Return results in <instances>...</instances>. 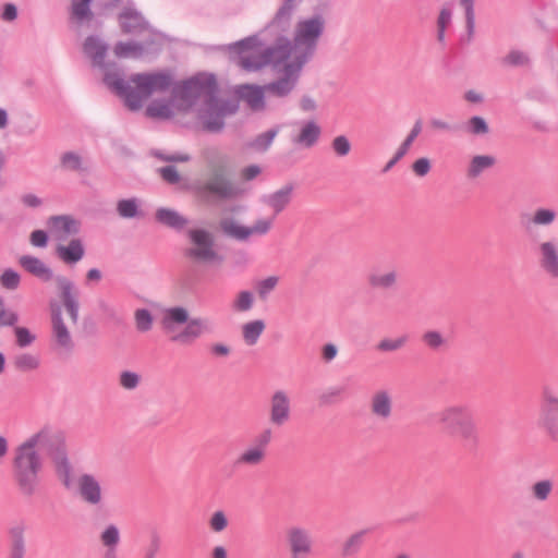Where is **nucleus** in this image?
<instances>
[{
  "label": "nucleus",
  "mask_w": 558,
  "mask_h": 558,
  "mask_svg": "<svg viewBox=\"0 0 558 558\" xmlns=\"http://www.w3.org/2000/svg\"><path fill=\"white\" fill-rule=\"evenodd\" d=\"M19 264L27 272L45 282L54 279L64 310L69 314L72 324L76 325L80 312V291L74 282L65 276L54 277L52 269L38 257L23 255L19 258Z\"/></svg>",
  "instance_id": "obj_5"
},
{
  "label": "nucleus",
  "mask_w": 558,
  "mask_h": 558,
  "mask_svg": "<svg viewBox=\"0 0 558 558\" xmlns=\"http://www.w3.org/2000/svg\"><path fill=\"white\" fill-rule=\"evenodd\" d=\"M93 0H71L72 2V16L77 21L90 20L93 13L90 11V3Z\"/></svg>",
  "instance_id": "obj_47"
},
{
  "label": "nucleus",
  "mask_w": 558,
  "mask_h": 558,
  "mask_svg": "<svg viewBox=\"0 0 558 558\" xmlns=\"http://www.w3.org/2000/svg\"><path fill=\"white\" fill-rule=\"evenodd\" d=\"M20 283V274L11 268L5 269L0 276V284L7 290H16Z\"/></svg>",
  "instance_id": "obj_51"
},
{
  "label": "nucleus",
  "mask_w": 558,
  "mask_h": 558,
  "mask_svg": "<svg viewBox=\"0 0 558 558\" xmlns=\"http://www.w3.org/2000/svg\"><path fill=\"white\" fill-rule=\"evenodd\" d=\"M289 558H311L315 541L312 532L302 525H290L284 533Z\"/></svg>",
  "instance_id": "obj_13"
},
{
  "label": "nucleus",
  "mask_w": 558,
  "mask_h": 558,
  "mask_svg": "<svg viewBox=\"0 0 558 558\" xmlns=\"http://www.w3.org/2000/svg\"><path fill=\"white\" fill-rule=\"evenodd\" d=\"M371 411L380 420H388L390 417L392 412V398L387 390H378L372 396Z\"/></svg>",
  "instance_id": "obj_27"
},
{
  "label": "nucleus",
  "mask_w": 558,
  "mask_h": 558,
  "mask_svg": "<svg viewBox=\"0 0 558 558\" xmlns=\"http://www.w3.org/2000/svg\"><path fill=\"white\" fill-rule=\"evenodd\" d=\"M322 135V128L314 120L300 123L298 133L291 136V143L301 148L314 147Z\"/></svg>",
  "instance_id": "obj_20"
},
{
  "label": "nucleus",
  "mask_w": 558,
  "mask_h": 558,
  "mask_svg": "<svg viewBox=\"0 0 558 558\" xmlns=\"http://www.w3.org/2000/svg\"><path fill=\"white\" fill-rule=\"evenodd\" d=\"M438 423L445 430L465 442H478V428L470 407L465 403H452L437 413Z\"/></svg>",
  "instance_id": "obj_7"
},
{
  "label": "nucleus",
  "mask_w": 558,
  "mask_h": 558,
  "mask_svg": "<svg viewBox=\"0 0 558 558\" xmlns=\"http://www.w3.org/2000/svg\"><path fill=\"white\" fill-rule=\"evenodd\" d=\"M145 113L154 119H169L172 116V110L168 104L154 101L147 106Z\"/></svg>",
  "instance_id": "obj_50"
},
{
  "label": "nucleus",
  "mask_w": 558,
  "mask_h": 558,
  "mask_svg": "<svg viewBox=\"0 0 558 558\" xmlns=\"http://www.w3.org/2000/svg\"><path fill=\"white\" fill-rule=\"evenodd\" d=\"M274 218L258 219L252 227H248L250 236L253 234L264 235L271 229Z\"/></svg>",
  "instance_id": "obj_63"
},
{
  "label": "nucleus",
  "mask_w": 558,
  "mask_h": 558,
  "mask_svg": "<svg viewBox=\"0 0 558 558\" xmlns=\"http://www.w3.org/2000/svg\"><path fill=\"white\" fill-rule=\"evenodd\" d=\"M76 489L80 498L93 507L104 504V490L100 481L93 474L84 473L77 477Z\"/></svg>",
  "instance_id": "obj_16"
},
{
  "label": "nucleus",
  "mask_w": 558,
  "mask_h": 558,
  "mask_svg": "<svg viewBox=\"0 0 558 558\" xmlns=\"http://www.w3.org/2000/svg\"><path fill=\"white\" fill-rule=\"evenodd\" d=\"M26 525L24 522H16L8 530L9 535V558H24L26 554L25 542Z\"/></svg>",
  "instance_id": "obj_23"
},
{
  "label": "nucleus",
  "mask_w": 558,
  "mask_h": 558,
  "mask_svg": "<svg viewBox=\"0 0 558 558\" xmlns=\"http://www.w3.org/2000/svg\"><path fill=\"white\" fill-rule=\"evenodd\" d=\"M62 435L50 426H44L15 449L13 475L23 496L32 497L36 494L43 469L41 454L53 461L54 449H58Z\"/></svg>",
  "instance_id": "obj_2"
},
{
  "label": "nucleus",
  "mask_w": 558,
  "mask_h": 558,
  "mask_svg": "<svg viewBox=\"0 0 558 558\" xmlns=\"http://www.w3.org/2000/svg\"><path fill=\"white\" fill-rule=\"evenodd\" d=\"M331 148L338 157H345L351 151V143L344 135L336 136L331 142Z\"/></svg>",
  "instance_id": "obj_54"
},
{
  "label": "nucleus",
  "mask_w": 558,
  "mask_h": 558,
  "mask_svg": "<svg viewBox=\"0 0 558 558\" xmlns=\"http://www.w3.org/2000/svg\"><path fill=\"white\" fill-rule=\"evenodd\" d=\"M465 131L471 135L481 136L489 133V126L483 117L474 116L466 122Z\"/></svg>",
  "instance_id": "obj_49"
},
{
  "label": "nucleus",
  "mask_w": 558,
  "mask_h": 558,
  "mask_svg": "<svg viewBox=\"0 0 558 558\" xmlns=\"http://www.w3.org/2000/svg\"><path fill=\"white\" fill-rule=\"evenodd\" d=\"M283 62L281 76L274 82L265 84L268 96L284 98L293 92L299 82L304 65L291 59H287Z\"/></svg>",
  "instance_id": "obj_14"
},
{
  "label": "nucleus",
  "mask_w": 558,
  "mask_h": 558,
  "mask_svg": "<svg viewBox=\"0 0 558 558\" xmlns=\"http://www.w3.org/2000/svg\"><path fill=\"white\" fill-rule=\"evenodd\" d=\"M474 2L475 0H460V5L464 9L466 31L470 37L473 36L475 28Z\"/></svg>",
  "instance_id": "obj_52"
},
{
  "label": "nucleus",
  "mask_w": 558,
  "mask_h": 558,
  "mask_svg": "<svg viewBox=\"0 0 558 558\" xmlns=\"http://www.w3.org/2000/svg\"><path fill=\"white\" fill-rule=\"evenodd\" d=\"M151 155L156 158H158L161 161L166 162H187L191 160V156L185 153H173V154H166L161 150H151Z\"/></svg>",
  "instance_id": "obj_56"
},
{
  "label": "nucleus",
  "mask_w": 558,
  "mask_h": 558,
  "mask_svg": "<svg viewBox=\"0 0 558 558\" xmlns=\"http://www.w3.org/2000/svg\"><path fill=\"white\" fill-rule=\"evenodd\" d=\"M238 104L233 100L218 99L216 94L205 100V109L201 112V120L206 131L220 132L225 126V118L238 111Z\"/></svg>",
  "instance_id": "obj_12"
},
{
  "label": "nucleus",
  "mask_w": 558,
  "mask_h": 558,
  "mask_svg": "<svg viewBox=\"0 0 558 558\" xmlns=\"http://www.w3.org/2000/svg\"><path fill=\"white\" fill-rule=\"evenodd\" d=\"M408 341V336H401L397 339H383L377 344V350L381 352H393L404 347Z\"/></svg>",
  "instance_id": "obj_53"
},
{
  "label": "nucleus",
  "mask_w": 558,
  "mask_h": 558,
  "mask_svg": "<svg viewBox=\"0 0 558 558\" xmlns=\"http://www.w3.org/2000/svg\"><path fill=\"white\" fill-rule=\"evenodd\" d=\"M422 341L426 348L434 352H439L448 347L447 338L438 330H426L422 335Z\"/></svg>",
  "instance_id": "obj_39"
},
{
  "label": "nucleus",
  "mask_w": 558,
  "mask_h": 558,
  "mask_svg": "<svg viewBox=\"0 0 558 558\" xmlns=\"http://www.w3.org/2000/svg\"><path fill=\"white\" fill-rule=\"evenodd\" d=\"M217 93V83L214 75H197L173 87L172 94L186 106H192L198 98L204 101Z\"/></svg>",
  "instance_id": "obj_10"
},
{
  "label": "nucleus",
  "mask_w": 558,
  "mask_h": 558,
  "mask_svg": "<svg viewBox=\"0 0 558 558\" xmlns=\"http://www.w3.org/2000/svg\"><path fill=\"white\" fill-rule=\"evenodd\" d=\"M278 133L279 126H275L264 133H260L247 143V147L255 151L264 153L271 146Z\"/></svg>",
  "instance_id": "obj_37"
},
{
  "label": "nucleus",
  "mask_w": 558,
  "mask_h": 558,
  "mask_svg": "<svg viewBox=\"0 0 558 558\" xmlns=\"http://www.w3.org/2000/svg\"><path fill=\"white\" fill-rule=\"evenodd\" d=\"M120 531L117 525L109 524L100 533L99 539L105 547L102 558H117V547L120 543Z\"/></svg>",
  "instance_id": "obj_29"
},
{
  "label": "nucleus",
  "mask_w": 558,
  "mask_h": 558,
  "mask_svg": "<svg viewBox=\"0 0 558 558\" xmlns=\"http://www.w3.org/2000/svg\"><path fill=\"white\" fill-rule=\"evenodd\" d=\"M325 19L322 15H314L300 20L294 28L293 39L278 40L282 49V56L305 65L314 56L319 38L325 31Z\"/></svg>",
  "instance_id": "obj_4"
},
{
  "label": "nucleus",
  "mask_w": 558,
  "mask_h": 558,
  "mask_svg": "<svg viewBox=\"0 0 558 558\" xmlns=\"http://www.w3.org/2000/svg\"><path fill=\"white\" fill-rule=\"evenodd\" d=\"M295 8V0H284L282 5L277 11L275 17L270 23V27L279 31H286L289 25Z\"/></svg>",
  "instance_id": "obj_34"
},
{
  "label": "nucleus",
  "mask_w": 558,
  "mask_h": 558,
  "mask_svg": "<svg viewBox=\"0 0 558 558\" xmlns=\"http://www.w3.org/2000/svg\"><path fill=\"white\" fill-rule=\"evenodd\" d=\"M146 51L144 44L136 41H119L114 45L113 53L117 58H140Z\"/></svg>",
  "instance_id": "obj_35"
},
{
  "label": "nucleus",
  "mask_w": 558,
  "mask_h": 558,
  "mask_svg": "<svg viewBox=\"0 0 558 558\" xmlns=\"http://www.w3.org/2000/svg\"><path fill=\"white\" fill-rule=\"evenodd\" d=\"M14 333L16 337V343L21 348L28 347L35 341V336L25 327H15Z\"/></svg>",
  "instance_id": "obj_62"
},
{
  "label": "nucleus",
  "mask_w": 558,
  "mask_h": 558,
  "mask_svg": "<svg viewBox=\"0 0 558 558\" xmlns=\"http://www.w3.org/2000/svg\"><path fill=\"white\" fill-rule=\"evenodd\" d=\"M496 165V158L492 155H476L473 156L466 169V177L469 179L478 178L484 171L493 168Z\"/></svg>",
  "instance_id": "obj_31"
},
{
  "label": "nucleus",
  "mask_w": 558,
  "mask_h": 558,
  "mask_svg": "<svg viewBox=\"0 0 558 558\" xmlns=\"http://www.w3.org/2000/svg\"><path fill=\"white\" fill-rule=\"evenodd\" d=\"M56 255L64 264L75 265L85 255V246L83 244V241L81 239L75 238L70 240V242L66 245H57Z\"/></svg>",
  "instance_id": "obj_25"
},
{
  "label": "nucleus",
  "mask_w": 558,
  "mask_h": 558,
  "mask_svg": "<svg viewBox=\"0 0 558 558\" xmlns=\"http://www.w3.org/2000/svg\"><path fill=\"white\" fill-rule=\"evenodd\" d=\"M56 473L65 488H71L73 485L72 468L68 459L65 439L62 435L58 449H54V458L52 461Z\"/></svg>",
  "instance_id": "obj_22"
},
{
  "label": "nucleus",
  "mask_w": 558,
  "mask_h": 558,
  "mask_svg": "<svg viewBox=\"0 0 558 558\" xmlns=\"http://www.w3.org/2000/svg\"><path fill=\"white\" fill-rule=\"evenodd\" d=\"M368 530H360L349 535L340 547V555L343 558H350L357 555L364 544Z\"/></svg>",
  "instance_id": "obj_30"
},
{
  "label": "nucleus",
  "mask_w": 558,
  "mask_h": 558,
  "mask_svg": "<svg viewBox=\"0 0 558 558\" xmlns=\"http://www.w3.org/2000/svg\"><path fill=\"white\" fill-rule=\"evenodd\" d=\"M265 449L260 447H250L244 450L235 460L234 465H250L255 466L260 464L265 459Z\"/></svg>",
  "instance_id": "obj_36"
},
{
  "label": "nucleus",
  "mask_w": 558,
  "mask_h": 558,
  "mask_svg": "<svg viewBox=\"0 0 558 558\" xmlns=\"http://www.w3.org/2000/svg\"><path fill=\"white\" fill-rule=\"evenodd\" d=\"M46 225L50 235L57 241H65L72 235H76L81 230L80 220L71 215L50 216Z\"/></svg>",
  "instance_id": "obj_18"
},
{
  "label": "nucleus",
  "mask_w": 558,
  "mask_h": 558,
  "mask_svg": "<svg viewBox=\"0 0 558 558\" xmlns=\"http://www.w3.org/2000/svg\"><path fill=\"white\" fill-rule=\"evenodd\" d=\"M421 131H422V122H421V120H417L414 123V125H413L412 130L410 131V133L408 134V136L405 137V140L401 143V145L397 149V151H399L400 154L405 156L408 154L411 145L413 144L415 138L421 133Z\"/></svg>",
  "instance_id": "obj_55"
},
{
  "label": "nucleus",
  "mask_w": 558,
  "mask_h": 558,
  "mask_svg": "<svg viewBox=\"0 0 558 558\" xmlns=\"http://www.w3.org/2000/svg\"><path fill=\"white\" fill-rule=\"evenodd\" d=\"M293 185L287 184L278 191L264 196L263 202L274 210L275 215L280 214L291 202Z\"/></svg>",
  "instance_id": "obj_28"
},
{
  "label": "nucleus",
  "mask_w": 558,
  "mask_h": 558,
  "mask_svg": "<svg viewBox=\"0 0 558 558\" xmlns=\"http://www.w3.org/2000/svg\"><path fill=\"white\" fill-rule=\"evenodd\" d=\"M209 526L216 533L222 532L228 526L225 512L221 510L214 512L209 520Z\"/></svg>",
  "instance_id": "obj_61"
},
{
  "label": "nucleus",
  "mask_w": 558,
  "mask_h": 558,
  "mask_svg": "<svg viewBox=\"0 0 558 558\" xmlns=\"http://www.w3.org/2000/svg\"><path fill=\"white\" fill-rule=\"evenodd\" d=\"M399 272L391 267L386 270H374L367 276L368 284L378 290H390L397 287Z\"/></svg>",
  "instance_id": "obj_26"
},
{
  "label": "nucleus",
  "mask_w": 558,
  "mask_h": 558,
  "mask_svg": "<svg viewBox=\"0 0 558 558\" xmlns=\"http://www.w3.org/2000/svg\"><path fill=\"white\" fill-rule=\"evenodd\" d=\"M432 169L430 160L426 157L416 159L412 163V170L417 177H425Z\"/></svg>",
  "instance_id": "obj_64"
},
{
  "label": "nucleus",
  "mask_w": 558,
  "mask_h": 558,
  "mask_svg": "<svg viewBox=\"0 0 558 558\" xmlns=\"http://www.w3.org/2000/svg\"><path fill=\"white\" fill-rule=\"evenodd\" d=\"M554 489L553 480L545 478L535 482L531 487L532 496L537 501H546Z\"/></svg>",
  "instance_id": "obj_44"
},
{
  "label": "nucleus",
  "mask_w": 558,
  "mask_h": 558,
  "mask_svg": "<svg viewBox=\"0 0 558 558\" xmlns=\"http://www.w3.org/2000/svg\"><path fill=\"white\" fill-rule=\"evenodd\" d=\"M538 267L549 278L558 280V239L550 238L536 243Z\"/></svg>",
  "instance_id": "obj_15"
},
{
  "label": "nucleus",
  "mask_w": 558,
  "mask_h": 558,
  "mask_svg": "<svg viewBox=\"0 0 558 558\" xmlns=\"http://www.w3.org/2000/svg\"><path fill=\"white\" fill-rule=\"evenodd\" d=\"M222 233L238 241H246L250 238L248 227L240 225L233 218H223L219 222Z\"/></svg>",
  "instance_id": "obj_32"
},
{
  "label": "nucleus",
  "mask_w": 558,
  "mask_h": 558,
  "mask_svg": "<svg viewBox=\"0 0 558 558\" xmlns=\"http://www.w3.org/2000/svg\"><path fill=\"white\" fill-rule=\"evenodd\" d=\"M134 320L137 331L147 332L153 328L154 317L146 308H138L134 313Z\"/></svg>",
  "instance_id": "obj_48"
},
{
  "label": "nucleus",
  "mask_w": 558,
  "mask_h": 558,
  "mask_svg": "<svg viewBox=\"0 0 558 558\" xmlns=\"http://www.w3.org/2000/svg\"><path fill=\"white\" fill-rule=\"evenodd\" d=\"M500 63L508 68L526 66L530 64V57L522 50L512 49L501 58Z\"/></svg>",
  "instance_id": "obj_42"
},
{
  "label": "nucleus",
  "mask_w": 558,
  "mask_h": 558,
  "mask_svg": "<svg viewBox=\"0 0 558 558\" xmlns=\"http://www.w3.org/2000/svg\"><path fill=\"white\" fill-rule=\"evenodd\" d=\"M175 324H186V326L181 332L173 335L170 338L172 342L183 344L191 343L203 335L211 333L214 331V326L208 318L195 317L190 319L187 310L182 306L169 307L163 312V317L161 319L162 328L167 332H170L174 329Z\"/></svg>",
  "instance_id": "obj_8"
},
{
  "label": "nucleus",
  "mask_w": 558,
  "mask_h": 558,
  "mask_svg": "<svg viewBox=\"0 0 558 558\" xmlns=\"http://www.w3.org/2000/svg\"><path fill=\"white\" fill-rule=\"evenodd\" d=\"M156 219L158 222L175 230H181L187 225L186 218L181 216L178 211L169 208L157 209Z\"/></svg>",
  "instance_id": "obj_33"
},
{
  "label": "nucleus",
  "mask_w": 558,
  "mask_h": 558,
  "mask_svg": "<svg viewBox=\"0 0 558 558\" xmlns=\"http://www.w3.org/2000/svg\"><path fill=\"white\" fill-rule=\"evenodd\" d=\"M60 166L66 171L84 172L87 171L84 159L75 151H66L60 157Z\"/></svg>",
  "instance_id": "obj_40"
},
{
  "label": "nucleus",
  "mask_w": 558,
  "mask_h": 558,
  "mask_svg": "<svg viewBox=\"0 0 558 558\" xmlns=\"http://www.w3.org/2000/svg\"><path fill=\"white\" fill-rule=\"evenodd\" d=\"M279 283L278 276H269L258 280L255 284L256 293L262 301H266L269 294L277 288Z\"/></svg>",
  "instance_id": "obj_46"
},
{
  "label": "nucleus",
  "mask_w": 558,
  "mask_h": 558,
  "mask_svg": "<svg viewBox=\"0 0 558 558\" xmlns=\"http://www.w3.org/2000/svg\"><path fill=\"white\" fill-rule=\"evenodd\" d=\"M205 160L209 169V175L204 180H197L192 189L203 201H232L245 194L246 189L228 175L229 157L217 149H208Z\"/></svg>",
  "instance_id": "obj_3"
},
{
  "label": "nucleus",
  "mask_w": 558,
  "mask_h": 558,
  "mask_svg": "<svg viewBox=\"0 0 558 558\" xmlns=\"http://www.w3.org/2000/svg\"><path fill=\"white\" fill-rule=\"evenodd\" d=\"M538 423L553 441H558V389L553 385L542 388Z\"/></svg>",
  "instance_id": "obj_11"
},
{
  "label": "nucleus",
  "mask_w": 558,
  "mask_h": 558,
  "mask_svg": "<svg viewBox=\"0 0 558 558\" xmlns=\"http://www.w3.org/2000/svg\"><path fill=\"white\" fill-rule=\"evenodd\" d=\"M117 213L121 218L132 219L141 217L140 201L135 197L120 199L117 203Z\"/></svg>",
  "instance_id": "obj_41"
},
{
  "label": "nucleus",
  "mask_w": 558,
  "mask_h": 558,
  "mask_svg": "<svg viewBox=\"0 0 558 558\" xmlns=\"http://www.w3.org/2000/svg\"><path fill=\"white\" fill-rule=\"evenodd\" d=\"M84 53L94 66L104 72V83L124 101L131 111L143 107V101L154 93H163L173 84V76L168 71L136 73L125 81L116 63L105 61L108 46L97 36H88L83 45Z\"/></svg>",
  "instance_id": "obj_1"
},
{
  "label": "nucleus",
  "mask_w": 558,
  "mask_h": 558,
  "mask_svg": "<svg viewBox=\"0 0 558 558\" xmlns=\"http://www.w3.org/2000/svg\"><path fill=\"white\" fill-rule=\"evenodd\" d=\"M50 310L52 341L59 349L70 352L74 348V342L64 323L61 306L57 303H50Z\"/></svg>",
  "instance_id": "obj_17"
},
{
  "label": "nucleus",
  "mask_w": 558,
  "mask_h": 558,
  "mask_svg": "<svg viewBox=\"0 0 558 558\" xmlns=\"http://www.w3.org/2000/svg\"><path fill=\"white\" fill-rule=\"evenodd\" d=\"M253 294L250 291H241L234 301V308L239 312H246L253 306Z\"/></svg>",
  "instance_id": "obj_59"
},
{
  "label": "nucleus",
  "mask_w": 558,
  "mask_h": 558,
  "mask_svg": "<svg viewBox=\"0 0 558 558\" xmlns=\"http://www.w3.org/2000/svg\"><path fill=\"white\" fill-rule=\"evenodd\" d=\"M13 365L20 372H31L38 368L39 359L31 353H21L15 355Z\"/></svg>",
  "instance_id": "obj_45"
},
{
  "label": "nucleus",
  "mask_w": 558,
  "mask_h": 558,
  "mask_svg": "<svg viewBox=\"0 0 558 558\" xmlns=\"http://www.w3.org/2000/svg\"><path fill=\"white\" fill-rule=\"evenodd\" d=\"M238 97L243 100L251 110L263 111L266 107L265 96L267 95L265 85L243 84L235 89Z\"/></svg>",
  "instance_id": "obj_21"
},
{
  "label": "nucleus",
  "mask_w": 558,
  "mask_h": 558,
  "mask_svg": "<svg viewBox=\"0 0 558 558\" xmlns=\"http://www.w3.org/2000/svg\"><path fill=\"white\" fill-rule=\"evenodd\" d=\"M230 51L239 54L238 64L248 72L258 71L270 63L279 64L286 61L278 43L274 47L263 48L257 36L232 44Z\"/></svg>",
  "instance_id": "obj_6"
},
{
  "label": "nucleus",
  "mask_w": 558,
  "mask_h": 558,
  "mask_svg": "<svg viewBox=\"0 0 558 558\" xmlns=\"http://www.w3.org/2000/svg\"><path fill=\"white\" fill-rule=\"evenodd\" d=\"M191 246L186 248L185 256L197 264L220 265L222 256L215 250L214 235L204 229L189 230Z\"/></svg>",
  "instance_id": "obj_9"
},
{
  "label": "nucleus",
  "mask_w": 558,
  "mask_h": 558,
  "mask_svg": "<svg viewBox=\"0 0 558 558\" xmlns=\"http://www.w3.org/2000/svg\"><path fill=\"white\" fill-rule=\"evenodd\" d=\"M265 323L262 319L248 322L242 326V336L247 345L257 343L259 337L265 330Z\"/></svg>",
  "instance_id": "obj_38"
},
{
  "label": "nucleus",
  "mask_w": 558,
  "mask_h": 558,
  "mask_svg": "<svg viewBox=\"0 0 558 558\" xmlns=\"http://www.w3.org/2000/svg\"><path fill=\"white\" fill-rule=\"evenodd\" d=\"M557 218V213L550 208H537L534 210L530 222L538 227H548L554 223Z\"/></svg>",
  "instance_id": "obj_43"
},
{
  "label": "nucleus",
  "mask_w": 558,
  "mask_h": 558,
  "mask_svg": "<svg viewBox=\"0 0 558 558\" xmlns=\"http://www.w3.org/2000/svg\"><path fill=\"white\" fill-rule=\"evenodd\" d=\"M19 322V315L15 312L5 308L4 300L0 296V327L15 326Z\"/></svg>",
  "instance_id": "obj_57"
},
{
  "label": "nucleus",
  "mask_w": 558,
  "mask_h": 558,
  "mask_svg": "<svg viewBox=\"0 0 558 558\" xmlns=\"http://www.w3.org/2000/svg\"><path fill=\"white\" fill-rule=\"evenodd\" d=\"M157 173L165 182L169 184H177L181 180V175L174 166H166L158 168Z\"/></svg>",
  "instance_id": "obj_58"
},
{
  "label": "nucleus",
  "mask_w": 558,
  "mask_h": 558,
  "mask_svg": "<svg viewBox=\"0 0 558 558\" xmlns=\"http://www.w3.org/2000/svg\"><path fill=\"white\" fill-rule=\"evenodd\" d=\"M291 417V402L283 390L275 391L269 400V422L277 427L283 426Z\"/></svg>",
  "instance_id": "obj_19"
},
{
  "label": "nucleus",
  "mask_w": 558,
  "mask_h": 558,
  "mask_svg": "<svg viewBox=\"0 0 558 558\" xmlns=\"http://www.w3.org/2000/svg\"><path fill=\"white\" fill-rule=\"evenodd\" d=\"M120 26L125 34H141L148 28L143 15L133 9H124L119 15Z\"/></svg>",
  "instance_id": "obj_24"
},
{
  "label": "nucleus",
  "mask_w": 558,
  "mask_h": 558,
  "mask_svg": "<svg viewBox=\"0 0 558 558\" xmlns=\"http://www.w3.org/2000/svg\"><path fill=\"white\" fill-rule=\"evenodd\" d=\"M119 381L124 389L133 390L138 386L141 377L138 374L134 372L124 371L120 374Z\"/></svg>",
  "instance_id": "obj_60"
}]
</instances>
